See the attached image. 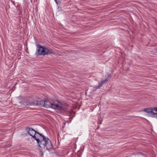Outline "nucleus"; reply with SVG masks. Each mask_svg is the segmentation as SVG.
<instances>
[{"label": "nucleus", "mask_w": 157, "mask_h": 157, "mask_svg": "<svg viewBox=\"0 0 157 157\" xmlns=\"http://www.w3.org/2000/svg\"><path fill=\"white\" fill-rule=\"evenodd\" d=\"M26 130L29 134L36 140L41 151L52 148L51 141L47 137L41 136L32 128H28Z\"/></svg>", "instance_id": "nucleus-1"}, {"label": "nucleus", "mask_w": 157, "mask_h": 157, "mask_svg": "<svg viewBox=\"0 0 157 157\" xmlns=\"http://www.w3.org/2000/svg\"><path fill=\"white\" fill-rule=\"evenodd\" d=\"M50 105L49 108L59 111H64L68 107V105L66 103H62L57 100H50Z\"/></svg>", "instance_id": "nucleus-2"}, {"label": "nucleus", "mask_w": 157, "mask_h": 157, "mask_svg": "<svg viewBox=\"0 0 157 157\" xmlns=\"http://www.w3.org/2000/svg\"><path fill=\"white\" fill-rule=\"evenodd\" d=\"M37 55H45L49 54H54L53 51L51 49H48L47 48L38 45L36 52Z\"/></svg>", "instance_id": "nucleus-3"}, {"label": "nucleus", "mask_w": 157, "mask_h": 157, "mask_svg": "<svg viewBox=\"0 0 157 157\" xmlns=\"http://www.w3.org/2000/svg\"><path fill=\"white\" fill-rule=\"evenodd\" d=\"M144 112L149 113L150 116L153 117H157V107H153L144 109Z\"/></svg>", "instance_id": "nucleus-4"}, {"label": "nucleus", "mask_w": 157, "mask_h": 157, "mask_svg": "<svg viewBox=\"0 0 157 157\" xmlns=\"http://www.w3.org/2000/svg\"><path fill=\"white\" fill-rule=\"evenodd\" d=\"M16 100L18 102L20 106L22 107H25L28 105L29 100L26 99L24 98L21 96L16 98Z\"/></svg>", "instance_id": "nucleus-5"}, {"label": "nucleus", "mask_w": 157, "mask_h": 157, "mask_svg": "<svg viewBox=\"0 0 157 157\" xmlns=\"http://www.w3.org/2000/svg\"><path fill=\"white\" fill-rule=\"evenodd\" d=\"M36 104L40 106L44 107L47 108H49L50 100L38 101H37Z\"/></svg>", "instance_id": "nucleus-6"}, {"label": "nucleus", "mask_w": 157, "mask_h": 157, "mask_svg": "<svg viewBox=\"0 0 157 157\" xmlns=\"http://www.w3.org/2000/svg\"><path fill=\"white\" fill-rule=\"evenodd\" d=\"M107 81V79H105L103 80H102L101 83H99L98 86L97 87V89H99L100 87H101L103 84L104 83H105Z\"/></svg>", "instance_id": "nucleus-7"}, {"label": "nucleus", "mask_w": 157, "mask_h": 157, "mask_svg": "<svg viewBox=\"0 0 157 157\" xmlns=\"http://www.w3.org/2000/svg\"><path fill=\"white\" fill-rule=\"evenodd\" d=\"M29 101H28V105H34V103L32 101H30V100H29Z\"/></svg>", "instance_id": "nucleus-8"}, {"label": "nucleus", "mask_w": 157, "mask_h": 157, "mask_svg": "<svg viewBox=\"0 0 157 157\" xmlns=\"http://www.w3.org/2000/svg\"><path fill=\"white\" fill-rule=\"evenodd\" d=\"M55 1L57 4H58L59 3L60 0H55Z\"/></svg>", "instance_id": "nucleus-9"}]
</instances>
